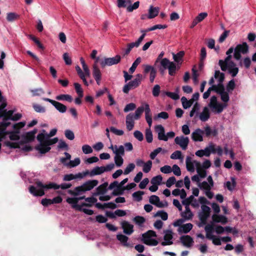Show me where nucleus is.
Listing matches in <instances>:
<instances>
[{"label": "nucleus", "instance_id": "nucleus-1", "mask_svg": "<svg viewBox=\"0 0 256 256\" xmlns=\"http://www.w3.org/2000/svg\"><path fill=\"white\" fill-rule=\"evenodd\" d=\"M0 106V118L4 117V121L2 122H6L8 124L6 126L5 131L6 132L4 134V138L8 136L12 140H17L19 139L18 130L20 128H23L26 125L25 122H20L12 126L15 132H10L6 130L7 127L10 124L8 122V120H17L20 118L22 114H14L13 110H10L6 112L4 108L6 104L4 101H2Z\"/></svg>", "mask_w": 256, "mask_h": 256}, {"label": "nucleus", "instance_id": "nucleus-2", "mask_svg": "<svg viewBox=\"0 0 256 256\" xmlns=\"http://www.w3.org/2000/svg\"><path fill=\"white\" fill-rule=\"evenodd\" d=\"M57 132L56 128L52 129L48 134L44 130H42L40 134L37 136V139L40 144L38 145L36 149L41 154H45L50 150V146L58 142V138H54L50 139V137L56 135Z\"/></svg>", "mask_w": 256, "mask_h": 256}, {"label": "nucleus", "instance_id": "nucleus-3", "mask_svg": "<svg viewBox=\"0 0 256 256\" xmlns=\"http://www.w3.org/2000/svg\"><path fill=\"white\" fill-rule=\"evenodd\" d=\"M234 49L233 48H230L226 52L228 56L225 60H220L218 62L221 70L222 71L228 70L232 77L236 76L239 70L236 64L232 60L230 54L234 52Z\"/></svg>", "mask_w": 256, "mask_h": 256}, {"label": "nucleus", "instance_id": "nucleus-4", "mask_svg": "<svg viewBox=\"0 0 256 256\" xmlns=\"http://www.w3.org/2000/svg\"><path fill=\"white\" fill-rule=\"evenodd\" d=\"M60 188L59 184L54 182H49L44 184L40 181H36L35 186H31L29 188V192L34 196H42L44 194V190L50 189L58 190Z\"/></svg>", "mask_w": 256, "mask_h": 256}, {"label": "nucleus", "instance_id": "nucleus-5", "mask_svg": "<svg viewBox=\"0 0 256 256\" xmlns=\"http://www.w3.org/2000/svg\"><path fill=\"white\" fill-rule=\"evenodd\" d=\"M150 107L147 103H143L141 106L138 108L135 111L134 114L130 113L126 116V127L128 131H130L134 128V120H139L144 112L146 114V107Z\"/></svg>", "mask_w": 256, "mask_h": 256}, {"label": "nucleus", "instance_id": "nucleus-6", "mask_svg": "<svg viewBox=\"0 0 256 256\" xmlns=\"http://www.w3.org/2000/svg\"><path fill=\"white\" fill-rule=\"evenodd\" d=\"M84 198V196L74 198H68L66 202L70 204L72 208L76 210L82 212L88 215H92L94 214V211L92 210L84 208V206H91V204L82 203L78 204V202L80 200Z\"/></svg>", "mask_w": 256, "mask_h": 256}, {"label": "nucleus", "instance_id": "nucleus-7", "mask_svg": "<svg viewBox=\"0 0 256 256\" xmlns=\"http://www.w3.org/2000/svg\"><path fill=\"white\" fill-rule=\"evenodd\" d=\"M98 184L96 180H88L82 185L76 187L74 190H68V192L74 196L81 195L87 191L90 190L96 186Z\"/></svg>", "mask_w": 256, "mask_h": 256}, {"label": "nucleus", "instance_id": "nucleus-8", "mask_svg": "<svg viewBox=\"0 0 256 256\" xmlns=\"http://www.w3.org/2000/svg\"><path fill=\"white\" fill-rule=\"evenodd\" d=\"M227 106L228 104H226L218 102L217 98L216 96H212L210 98L208 107V108H210L213 112L220 114L223 111L224 108L227 107Z\"/></svg>", "mask_w": 256, "mask_h": 256}, {"label": "nucleus", "instance_id": "nucleus-9", "mask_svg": "<svg viewBox=\"0 0 256 256\" xmlns=\"http://www.w3.org/2000/svg\"><path fill=\"white\" fill-rule=\"evenodd\" d=\"M156 234L155 232L150 230L142 235V240L144 244L148 246H156L158 241L156 240Z\"/></svg>", "mask_w": 256, "mask_h": 256}, {"label": "nucleus", "instance_id": "nucleus-10", "mask_svg": "<svg viewBox=\"0 0 256 256\" xmlns=\"http://www.w3.org/2000/svg\"><path fill=\"white\" fill-rule=\"evenodd\" d=\"M132 0H117V6L119 8H126L127 12H130L138 8L140 2L137 1L132 4Z\"/></svg>", "mask_w": 256, "mask_h": 256}, {"label": "nucleus", "instance_id": "nucleus-11", "mask_svg": "<svg viewBox=\"0 0 256 256\" xmlns=\"http://www.w3.org/2000/svg\"><path fill=\"white\" fill-rule=\"evenodd\" d=\"M160 70H164L166 69L168 70V74L170 76H174L176 71V64L174 62H170L167 58H162L160 62Z\"/></svg>", "mask_w": 256, "mask_h": 256}, {"label": "nucleus", "instance_id": "nucleus-12", "mask_svg": "<svg viewBox=\"0 0 256 256\" xmlns=\"http://www.w3.org/2000/svg\"><path fill=\"white\" fill-rule=\"evenodd\" d=\"M142 79V74H137L134 80L124 86L122 89L123 92L125 94H128L130 90L134 89L138 87L140 84Z\"/></svg>", "mask_w": 256, "mask_h": 256}, {"label": "nucleus", "instance_id": "nucleus-13", "mask_svg": "<svg viewBox=\"0 0 256 256\" xmlns=\"http://www.w3.org/2000/svg\"><path fill=\"white\" fill-rule=\"evenodd\" d=\"M114 167V164L111 163L107 164L106 166H96L89 172V176L91 177L100 175L105 172H108L112 170Z\"/></svg>", "mask_w": 256, "mask_h": 256}, {"label": "nucleus", "instance_id": "nucleus-14", "mask_svg": "<svg viewBox=\"0 0 256 256\" xmlns=\"http://www.w3.org/2000/svg\"><path fill=\"white\" fill-rule=\"evenodd\" d=\"M248 46L246 42L238 44L234 48V58L236 60H240L241 54H246L248 52Z\"/></svg>", "mask_w": 256, "mask_h": 256}, {"label": "nucleus", "instance_id": "nucleus-15", "mask_svg": "<svg viewBox=\"0 0 256 256\" xmlns=\"http://www.w3.org/2000/svg\"><path fill=\"white\" fill-rule=\"evenodd\" d=\"M150 30H148V28L146 30H140V32L142 33V34L140 36L138 39V40L133 42L130 43L127 46V48L126 50L125 53L126 54H128L130 52L132 48H138L140 44H141L144 38L146 32H150Z\"/></svg>", "mask_w": 256, "mask_h": 256}, {"label": "nucleus", "instance_id": "nucleus-16", "mask_svg": "<svg viewBox=\"0 0 256 256\" xmlns=\"http://www.w3.org/2000/svg\"><path fill=\"white\" fill-rule=\"evenodd\" d=\"M210 208L208 206L202 204L201 206V210L198 213V217L201 222L204 224H206L208 218L210 215Z\"/></svg>", "mask_w": 256, "mask_h": 256}, {"label": "nucleus", "instance_id": "nucleus-17", "mask_svg": "<svg viewBox=\"0 0 256 256\" xmlns=\"http://www.w3.org/2000/svg\"><path fill=\"white\" fill-rule=\"evenodd\" d=\"M121 57L119 55H116L112 58H104L101 60L100 64L102 67L104 68L106 66H110L119 63L120 61Z\"/></svg>", "mask_w": 256, "mask_h": 256}, {"label": "nucleus", "instance_id": "nucleus-18", "mask_svg": "<svg viewBox=\"0 0 256 256\" xmlns=\"http://www.w3.org/2000/svg\"><path fill=\"white\" fill-rule=\"evenodd\" d=\"M186 162L187 170L190 172H194L195 168L196 170L202 165L199 162L192 160L190 156L186 157Z\"/></svg>", "mask_w": 256, "mask_h": 256}, {"label": "nucleus", "instance_id": "nucleus-19", "mask_svg": "<svg viewBox=\"0 0 256 256\" xmlns=\"http://www.w3.org/2000/svg\"><path fill=\"white\" fill-rule=\"evenodd\" d=\"M143 68L144 72L145 74L150 72V81L151 83H153L156 77V70L153 66L148 64H144Z\"/></svg>", "mask_w": 256, "mask_h": 256}, {"label": "nucleus", "instance_id": "nucleus-20", "mask_svg": "<svg viewBox=\"0 0 256 256\" xmlns=\"http://www.w3.org/2000/svg\"><path fill=\"white\" fill-rule=\"evenodd\" d=\"M216 89V93L220 95V99L224 102L223 104H226L230 100L229 92L225 90L224 86H218Z\"/></svg>", "mask_w": 256, "mask_h": 256}, {"label": "nucleus", "instance_id": "nucleus-21", "mask_svg": "<svg viewBox=\"0 0 256 256\" xmlns=\"http://www.w3.org/2000/svg\"><path fill=\"white\" fill-rule=\"evenodd\" d=\"M174 142L178 145L183 150H186L189 143V138L188 137L183 136H176L174 138Z\"/></svg>", "mask_w": 256, "mask_h": 256}, {"label": "nucleus", "instance_id": "nucleus-22", "mask_svg": "<svg viewBox=\"0 0 256 256\" xmlns=\"http://www.w3.org/2000/svg\"><path fill=\"white\" fill-rule=\"evenodd\" d=\"M92 75L94 77L96 84L98 85L100 84V80L102 79V73L100 70L98 68L96 64H94L92 66Z\"/></svg>", "mask_w": 256, "mask_h": 256}, {"label": "nucleus", "instance_id": "nucleus-23", "mask_svg": "<svg viewBox=\"0 0 256 256\" xmlns=\"http://www.w3.org/2000/svg\"><path fill=\"white\" fill-rule=\"evenodd\" d=\"M164 241L162 242V246L170 245L172 244V239L173 238L172 232L171 230L164 231Z\"/></svg>", "mask_w": 256, "mask_h": 256}, {"label": "nucleus", "instance_id": "nucleus-24", "mask_svg": "<svg viewBox=\"0 0 256 256\" xmlns=\"http://www.w3.org/2000/svg\"><path fill=\"white\" fill-rule=\"evenodd\" d=\"M204 131L200 128H196L192 133V138L194 142L203 141Z\"/></svg>", "mask_w": 256, "mask_h": 256}, {"label": "nucleus", "instance_id": "nucleus-25", "mask_svg": "<svg viewBox=\"0 0 256 256\" xmlns=\"http://www.w3.org/2000/svg\"><path fill=\"white\" fill-rule=\"evenodd\" d=\"M207 180L208 182L204 181L202 182L200 185V188L204 190V191L207 190H210L212 187L214 186V182L212 176H209L207 178Z\"/></svg>", "mask_w": 256, "mask_h": 256}, {"label": "nucleus", "instance_id": "nucleus-26", "mask_svg": "<svg viewBox=\"0 0 256 256\" xmlns=\"http://www.w3.org/2000/svg\"><path fill=\"white\" fill-rule=\"evenodd\" d=\"M198 118L202 122H206L210 118V111L208 106H204L202 112L198 114Z\"/></svg>", "mask_w": 256, "mask_h": 256}, {"label": "nucleus", "instance_id": "nucleus-27", "mask_svg": "<svg viewBox=\"0 0 256 256\" xmlns=\"http://www.w3.org/2000/svg\"><path fill=\"white\" fill-rule=\"evenodd\" d=\"M118 240L124 247L132 248V244L128 242V238L122 234H118L116 236Z\"/></svg>", "mask_w": 256, "mask_h": 256}, {"label": "nucleus", "instance_id": "nucleus-28", "mask_svg": "<svg viewBox=\"0 0 256 256\" xmlns=\"http://www.w3.org/2000/svg\"><path fill=\"white\" fill-rule=\"evenodd\" d=\"M216 80L218 84H214L215 86L218 88V86H224L223 82L224 78V74L222 72H220V70H216L214 74V78L212 77Z\"/></svg>", "mask_w": 256, "mask_h": 256}, {"label": "nucleus", "instance_id": "nucleus-29", "mask_svg": "<svg viewBox=\"0 0 256 256\" xmlns=\"http://www.w3.org/2000/svg\"><path fill=\"white\" fill-rule=\"evenodd\" d=\"M208 84L211 85V86L210 87L208 90L204 93L202 96L204 99H206L210 96V92L212 90H214L216 92L217 86H215L214 84V80L213 78H211L209 80Z\"/></svg>", "mask_w": 256, "mask_h": 256}, {"label": "nucleus", "instance_id": "nucleus-30", "mask_svg": "<svg viewBox=\"0 0 256 256\" xmlns=\"http://www.w3.org/2000/svg\"><path fill=\"white\" fill-rule=\"evenodd\" d=\"M155 130L158 134V138L160 140H166L165 137V130L164 127L161 125L158 124L154 127Z\"/></svg>", "mask_w": 256, "mask_h": 256}, {"label": "nucleus", "instance_id": "nucleus-31", "mask_svg": "<svg viewBox=\"0 0 256 256\" xmlns=\"http://www.w3.org/2000/svg\"><path fill=\"white\" fill-rule=\"evenodd\" d=\"M122 226L124 230V232L126 234L130 235L134 232V226L126 221H124L122 222Z\"/></svg>", "mask_w": 256, "mask_h": 256}, {"label": "nucleus", "instance_id": "nucleus-32", "mask_svg": "<svg viewBox=\"0 0 256 256\" xmlns=\"http://www.w3.org/2000/svg\"><path fill=\"white\" fill-rule=\"evenodd\" d=\"M107 186V182H105L96 188L95 192L93 193V196H97L100 194H104L106 192Z\"/></svg>", "mask_w": 256, "mask_h": 256}, {"label": "nucleus", "instance_id": "nucleus-33", "mask_svg": "<svg viewBox=\"0 0 256 256\" xmlns=\"http://www.w3.org/2000/svg\"><path fill=\"white\" fill-rule=\"evenodd\" d=\"M160 8L158 7H154L152 6H150L148 18L152 19L156 16L159 12Z\"/></svg>", "mask_w": 256, "mask_h": 256}, {"label": "nucleus", "instance_id": "nucleus-34", "mask_svg": "<svg viewBox=\"0 0 256 256\" xmlns=\"http://www.w3.org/2000/svg\"><path fill=\"white\" fill-rule=\"evenodd\" d=\"M180 240L184 246L188 248L190 247L194 242L192 238L188 235L182 236L180 238Z\"/></svg>", "mask_w": 256, "mask_h": 256}, {"label": "nucleus", "instance_id": "nucleus-35", "mask_svg": "<svg viewBox=\"0 0 256 256\" xmlns=\"http://www.w3.org/2000/svg\"><path fill=\"white\" fill-rule=\"evenodd\" d=\"M213 222H220L224 224L227 222V218L222 215H218L217 214H213L212 216Z\"/></svg>", "mask_w": 256, "mask_h": 256}, {"label": "nucleus", "instance_id": "nucleus-36", "mask_svg": "<svg viewBox=\"0 0 256 256\" xmlns=\"http://www.w3.org/2000/svg\"><path fill=\"white\" fill-rule=\"evenodd\" d=\"M181 216L186 220H191L192 218L193 214L190 208H185V210L181 213Z\"/></svg>", "mask_w": 256, "mask_h": 256}, {"label": "nucleus", "instance_id": "nucleus-37", "mask_svg": "<svg viewBox=\"0 0 256 256\" xmlns=\"http://www.w3.org/2000/svg\"><path fill=\"white\" fill-rule=\"evenodd\" d=\"M193 227V225L190 223H188L184 224H182L178 228V231L180 233H188Z\"/></svg>", "mask_w": 256, "mask_h": 256}, {"label": "nucleus", "instance_id": "nucleus-38", "mask_svg": "<svg viewBox=\"0 0 256 256\" xmlns=\"http://www.w3.org/2000/svg\"><path fill=\"white\" fill-rule=\"evenodd\" d=\"M184 55V51H180L176 54L172 53L173 58L177 64H181L182 62V58Z\"/></svg>", "mask_w": 256, "mask_h": 256}, {"label": "nucleus", "instance_id": "nucleus-39", "mask_svg": "<svg viewBox=\"0 0 256 256\" xmlns=\"http://www.w3.org/2000/svg\"><path fill=\"white\" fill-rule=\"evenodd\" d=\"M53 106L60 112L61 113L65 112L67 109L66 106L56 101H55L54 103L53 104Z\"/></svg>", "mask_w": 256, "mask_h": 256}, {"label": "nucleus", "instance_id": "nucleus-40", "mask_svg": "<svg viewBox=\"0 0 256 256\" xmlns=\"http://www.w3.org/2000/svg\"><path fill=\"white\" fill-rule=\"evenodd\" d=\"M178 93H179V88H178L176 89L175 92H164V94L174 100H177L180 98V96L178 95Z\"/></svg>", "mask_w": 256, "mask_h": 256}, {"label": "nucleus", "instance_id": "nucleus-41", "mask_svg": "<svg viewBox=\"0 0 256 256\" xmlns=\"http://www.w3.org/2000/svg\"><path fill=\"white\" fill-rule=\"evenodd\" d=\"M76 70L77 72L78 75L79 76L80 78L82 80L84 84L86 86H88V83L87 82L86 78H84V73L82 72V70H81L80 68L78 66H76Z\"/></svg>", "mask_w": 256, "mask_h": 256}, {"label": "nucleus", "instance_id": "nucleus-42", "mask_svg": "<svg viewBox=\"0 0 256 256\" xmlns=\"http://www.w3.org/2000/svg\"><path fill=\"white\" fill-rule=\"evenodd\" d=\"M195 154L196 156L200 158L202 157L203 156L208 157L210 156L209 150L206 147L205 148L204 150H200L196 151Z\"/></svg>", "mask_w": 256, "mask_h": 256}, {"label": "nucleus", "instance_id": "nucleus-43", "mask_svg": "<svg viewBox=\"0 0 256 256\" xmlns=\"http://www.w3.org/2000/svg\"><path fill=\"white\" fill-rule=\"evenodd\" d=\"M150 112L151 111L150 107L147 106L146 109V114L145 118L146 120L148 122L150 128L151 127L152 122Z\"/></svg>", "mask_w": 256, "mask_h": 256}, {"label": "nucleus", "instance_id": "nucleus-44", "mask_svg": "<svg viewBox=\"0 0 256 256\" xmlns=\"http://www.w3.org/2000/svg\"><path fill=\"white\" fill-rule=\"evenodd\" d=\"M115 151L114 152V154L115 156H123L124 155V146L120 145L118 146L115 145Z\"/></svg>", "mask_w": 256, "mask_h": 256}, {"label": "nucleus", "instance_id": "nucleus-45", "mask_svg": "<svg viewBox=\"0 0 256 256\" xmlns=\"http://www.w3.org/2000/svg\"><path fill=\"white\" fill-rule=\"evenodd\" d=\"M56 99L58 100H66L68 102H72V98L71 96L69 94H60L56 96Z\"/></svg>", "mask_w": 256, "mask_h": 256}, {"label": "nucleus", "instance_id": "nucleus-46", "mask_svg": "<svg viewBox=\"0 0 256 256\" xmlns=\"http://www.w3.org/2000/svg\"><path fill=\"white\" fill-rule=\"evenodd\" d=\"M181 101L182 102V106L184 109H187L190 108L193 104L190 100H188L187 98L184 96L182 98Z\"/></svg>", "mask_w": 256, "mask_h": 256}, {"label": "nucleus", "instance_id": "nucleus-47", "mask_svg": "<svg viewBox=\"0 0 256 256\" xmlns=\"http://www.w3.org/2000/svg\"><path fill=\"white\" fill-rule=\"evenodd\" d=\"M152 164V162L150 160L144 162L142 166V171L144 173H148L151 170Z\"/></svg>", "mask_w": 256, "mask_h": 256}, {"label": "nucleus", "instance_id": "nucleus-48", "mask_svg": "<svg viewBox=\"0 0 256 256\" xmlns=\"http://www.w3.org/2000/svg\"><path fill=\"white\" fill-rule=\"evenodd\" d=\"M19 18V15L15 12H8L7 14L6 20L8 22H12Z\"/></svg>", "mask_w": 256, "mask_h": 256}, {"label": "nucleus", "instance_id": "nucleus-49", "mask_svg": "<svg viewBox=\"0 0 256 256\" xmlns=\"http://www.w3.org/2000/svg\"><path fill=\"white\" fill-rule=\"evenodd\" d=\"M142 59L140 57L136 58L135 61L133 62L132 66L129 69L130 73L132 74L136 70L137 66L140 63Z\"/></svg>", "mask_w": 256, "mask_h": 256}, {"label": "nucleus", "instance_id": "nucleus-50", "mask_svg": "<svg viewBox=\"0 0 256 256\" xmlns=\"http://www.w3.org/2000/svg\"><path fill=\"white\" fill-rule=\"evenodd\" d=\"M154 216L160 217L164 220H167L168 218V214L163 210H159L156 213L154 214Z\"/></svg>", "mask_w": 256, "mask_h": 256}, {"label": "nucleus", "instance_id": "nucleus-51", "mask_svg": "<svg viewBox=\"0 0 256 256\" xmlns=\"http://www.w3.org/2000/svg\"><path fill=\"white\" fill-rule=\"evenodd\" d=\"M163 152V153H165L166 152V150H163L162 148H158L155 149L153 152H152L150 155V157L152 160H154L156 156L161 152Z\"/></svg>", "mask_w": 256, "mask_h": 256}, {"label": "nucleus", "instance_id": "nucleus-52", "mask_svg": "<svg viewBox=\"0 0 256 256\" xmlns=\"http://www.w3.org/2000/svg\"><path fill=\"white\" fill-rule=\"evenodd\" d=\"M146 138L148 142L150 143L152 142L153 136L150 128L146 130Z\"/></svg>", "mask_w": 256, "mask_h": 256}, {"label": "nucleus", "instance_id": "nucleus-53", "mask_svg": "<svg viewBox=\"0 0 256 256\" xmlns=\"http://www.w3.org/2000/svg\"><path fill=\"white\" fill-rule=\"evenodd\" d=\"M144 194L142 191H138L132 194V197L137 202H140L142 200V196Z\"/></svg>", "mask_w": 256, "mask_h": 256}, {"label": "nucleus", "instance_id": "nucleus-54", "mask_svg": "<svg viewBox=\"0 0 256 256\" xmlns=\"http://www.w3.org/2000/svg\"><path fill=\"white\" fill-rule=\"evenodd\" d=\"M170 158L172 160H182L183 157L182 156V152L180 150H176L174 152L170 155Z\"/></svg>", "mask_w": 256, "mask_h": 256}, {"label": "nucleus", "instance_id": "nucleus-55", "mask_svg": "<svg viewBox=\"0 0 256 256\" xmlns=\"http://www.w3.org/2000/svg\"><path fill=\"white\" fill-rule=\"evenodd\" d=\"M162 180V178L160 175H158L154 177L151 180V183L152 184L160 185Z\"/></svg>", "mask_w": 256, "mask_h": 256}, {"label": "nucleus", "instance_id": "nucleus-56", "mask_svg": "<svg viewBox=\"0 0 256 256\" xmlns=\"http://www.w3.org/2000/svg\"><path fill=\"white\" fill-rule=\"evenodd\" d=\"M74 86L76 91L80 98L83 96V90L80 84L77 82L74 83Z\"/></svg>", "mask_w": 256, "mask_h": 256}, {"label": "nucleus", "instance_id": "nucleus-57", "mask_svg": "<svg viewBox=\"0 0 256 256\" xmlns=\"http://www.w3.org/2000/svg\"><path fill=\"white\" fill-rule=\"evenodd\" d=\"M80 158H74V160H70L68 162V167L69 168H74L78 166L80 164Z\"/></svg>", "mask_w": 256, "mask_h": 256}, {"label": "nucleus", "instance_id": "nucleus-58", "mask_svg": "<svg viewBox=\"0 0 256 256\" xmlns=\"http://www.w3.org/2000/svg\"><path fill=\"white\" fill-rule=\"evenodd\" d=\"M114 160L118 167L121 166L124 163V160L122 156H115L114 157Z\"/></svg>", "mask_w": 256, "mask_h": 256}, {"label": "nucleus", "instance_id": "nucleus-59", "mask_svg": "<svg viewBox=\"0 0 256 256\" xmlns=\"http://www.w3.org/2000/svg\"><path fill=\"white\" fill-rule=\"evenodd\" d=\"M135 167V164L134 163L129 164L124 170V174L126 175L130 174V172L134 170Z\"/></svg>", "mask_w": 256, "mask_h": 256}, {"label": "nucleus", "instance_id": "nucleus-60", "mask_svg": "<svg viewBox=\"0 0 256 256\" xmlns=\"http://www.w3.org/2000/svg\"><path fill=\"white\" fill-rule=\"evenodd\" d=\"M195 67L196 66H194V68H192V76L194 84H196L198 82V77L199 76V74L198 73L197 70L195 69Z\"/></svg>", "mask_w": 256, "mask_h": 256}, {"label": "nucleus", "instance_id": "nucleus-61", "mask_svg": "<svg viewBox=\"0 0 256 256\" xmlns=\"http://www.w3.org/2000/svg\"><path fill=\"white\" fill-rule=\"evenodd\" d=\"M231 180L232 182L228 181L226 184V186L228 190L230 191L232 190L236 186V182L234 178H232Z\"/></svg>", "mask_w": 256, "mask_h": 256}, {"label": "nucleus", "instance_id": "nucleus-62", "mask_svg": "<svg viewBox=\"0 0 256 256\" xmlns=\"http://www.w3.org/2000/svg\"><path fill=\"white\" fill-rule=\"evenodd\" d=\"M64 154L66 156V158H60V162L64 166H68V162H67L68 160H70L71 158V156L68 152H65Z\"/></svg>", "mask_w": 256, "mask_h": 256}, {"label": "nucleus", "instance_id": "nucleus-63", "mask_svg": "<svg viewBox=\"0 0 256 256\" xmlns=\"http://www.w3.org/2000/svg\"><path fill=\"white\" fill-rule=\"evenodd\" d=\"M82 151L84 154H90L92 152V149L90 146L88 144H84L82 148Z\"/></svg>", "mask_w": 256, "mask_h": 256}, {"label": "nucleus", "instance_id": "nucleus-64", "mask_svg": "<svg viewBox=\"0 0 256 256\" xmlns=\"http://www.w3.org/2000/svg\"><path fill=\"white\" fill-rule=\"evenodd\" d=\"M208 16V14L206 12H201L199 14L198 16L195 18L196 20L198 22V23L202 22L206 16Z\"/></svg>", "mask_w": 256, "mask_h": 256}]
</instances>
